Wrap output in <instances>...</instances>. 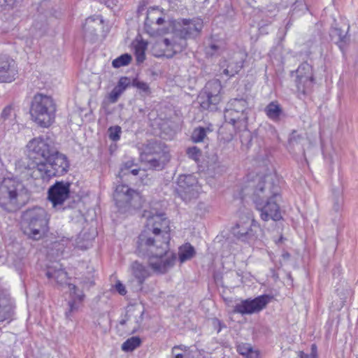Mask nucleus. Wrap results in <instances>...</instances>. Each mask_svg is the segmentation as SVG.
Instances as JSON below:
<instances>
[{
    "label": "nucleus",
    "instance_id": "1",
    "mask_svg": "<svg viewBox=\"0 0 358 358\" xmlns=\"http://www.w3.org/2000/svg\"><path fill=\"white\" fill-rule=\"evenodd\" d=\"M142 216L147 223L138 236L136 252L138 256L148 257L149 266L154 272L164 274L176 259V254L170 252L169 248L170 221L155 209L145 210Z\"/></svg>",
    "mask_w": 358,
    "mask_h": 358
},
{
    "label": "nucleus",
    "instance_id": "2",
    "mask_svg": "<svg viewBox=\"0 0 358 358\" xmlns=\"http://www.w3.org/2000/svg\"><path fill=\"white\" fill-rule=\"evenodd\" d=\"M203 27V22L200 17L178 18L173 23V38H165L155 44L154 51L157 48H163L160 52L154 53L155 56L172 58L186 48L187 39L199 36Z\"/></svg>",
    "mask_w": 358,
    "mask_h": 358
},
{
    "label": "nucleus",
    "instance_id": "3",
    "mask_svg": "<svg viewBox=\"0 0 358 358\" xmlns=\"http://www.w3.org/2000/svg\"><path fill=\"white\" fill-rule=\"evenodd\" d=\"M280 187L273 176L266 175L261 178L254 188L252 199L257 209L261 212L264 221L282 219L277 197L280 196Z\"/></svg>",
    "mask_w": 358,
    "mask_h": 358
},
{
    "label": "nucleus",
    "instance_id": "4",
    "mask_svg": "<svg viewBox=\"0 0 358 358\" xmlns=\"http://www.w3.org/2000/svg\"><path fill=\"white\" fill-rule=\"evenodd\" d=\"M249 111L248 102L245 99L235 98L228 102L224 112L225 121L231 124L234 130L244 131L241 137V143L245 145L248 148L252 145L254 138V135L247 131Z\"/></svg>",
    "mask_w": 358,
    "mask_h": 358
},
{
    "label": "nucleus",
    "instance_id": "5",
    "mask_svg": "<svg viewBox=\"0 0 358 358\" xmlns=\"http://www.w3.org/2000/svg\"><path fill=\"white\" fill-rule=\"evenodd\" d=\"M49 218L45 209L34 207L24 211L22 217L23 233L29 238L38 241L48 231Z\"/></svg>",
    "mask_w": 358,
    "mask_h": 358
},
{
    "label": "nucleus",
    "instance_id": "6",
    "mask_svg": "<svg viewBox=\"0 0 358 358\" xmlns=\"http://www.w3.org/2000/svg\"><path fill=\"white\" fill-rule=\"evenodd\" d=\"M56 105L50 96L38 93L34 95L30 108L32 119L42 127H48L55 118Z\"/></svg>",
    "mask_w": 358,
    "mask_h": 358
},
{
    "label": "nucleus",
    "instance_id": "7",
    "mask_svg": "<svg viewBox=\"0 0 358 358\" xmlns=\"http://www.w3.org/2000/svg\"><path fill=\"white\" fill-rule=\"evenodd\" d=\"M27 156L31 162L25 166L28 171H31L32 178L37 175L38 165L43 164L47 158L54 152L55 148L49 143L48 139L41 137L30 140L27 146Z\"/></svg>",
    "mask_w": 358,
    "mask_h": 358
},
{
    "label": "nucleus",
    "instance_id": "8",
    "mask_svg": "<svg viewBox=\"0 0 358 358\" xmlns=\"http://www.w3.org/2000/svg\"><path fill=\"white\" fill-rule=\"evenodd\" d=\"M69 168V162L66 156L55 149L43 164L38 165L37 175L34 178L48 180L52 177L63 176L67 173Z\"/></svg>",
    "mask_w": 358,
    "mask_h": 358
},
{
    "label": "nucleus",
    "instance_id": "9",
    "mask_svg": "<svg viewBox=\"0 0 358 358\" xmlns=\"http://www.w3.org/2000/svg\"><path fill=\"white\" fill-rule=\"evenodd\" d=\"M231 232L237 239L250 243L258 238V233L261 232V229L252 213L247 210L244 213H241L238 221L231 229Z\"/></svg>",
    "mask_w": 358,
    "mask_h": 358
},
{
    "label": "nucleus",
    "instance_id": "10",
    "mask_svg": "<svg viewBox=\"0 0 358 358\" xmlns=\"http://www.w3.org/2000/svg\"><path fill=\"white\" fill-rule=\"evenodd\" d=\"M20 182L10 178L4 179L0 184V206L8 211L16 210L21 206L18 191L22 189Z\"/></svg>",
    "mask_w": 358,
    "mask_h": 358
},
{
    "label": "nucleus",
    "instance_id": "11",
    "mask_svg": "<svg viewBox=\"0 0 358 358\" xmlns=\"http://www.w3.org/2000/svg\"><path fill=\"white\" fill-rule=\"evenodd\" d=\"M113 198L117 207L123 212L131 208H138L141 206L140 194L126 185H119L116 187Z\"/></svg>",
    "mask_w": 358,
    "mask_h": 358
},
{
    "label": "nucleus",
    "instance_id": "12",
    "mask_svg": "<svg viewBox=\"0 0 358 358\" xmlns=\"http://www.w3.org/2000/svg\"><path fill=\"white\" fill-rule=\"evenodd\" d=\"M221 82L219 80L208 81L204 87L205 95L199 96L200 106L203 110L211 111L217 110V106L221 101Z\"/></svg>",
    "mask_w": 358,
    "mask_h": 358
},
{
    "label": "nucleus",
    "instance_id": "13",
    "mask_svg": "<svg viewBox=\"0 0 358 358\" xmlns=\"http://www.w3.org/2000/svg\"><path fill=\"white\" fill-rule=\"evenodd\" d=\"M271 297L264 294L259 296L254 299H245L236 303L234 312L241 315H251L259 313L263 310L268 303Z\"/></svg>",
    "mask_w": 358,
    "mask_h": 358
},
{
    "label": "nucleus",
    "instance_id": "14",
    "mask_svg": "<svg viewBox=\"0 0 358 358\" xmlns=\"http://www.w3.org/2000/svg\"><path fill=\"white\" fill-rule=\"evenodd\" d=\"M178 186V193L185 201L196 198L198 195L197 179L193 175L180 176Z\"/></svg>",
    "mask_w": 358,
    "mask_h": 358
},
{
    "label": "nucleus",
    "instance_id": "15",
    "mask_svg": "<svg viewBox=\"0 0 358 358\" xmlns=\"http://www.w3.org/2000/svg\"><path fill=\"white\" fill-rule=\"evenodd\" d=\"M71 183L69 182L57 181L51 185L48 191V199L54 208L62 206L69 197Z\"/></svg>",
    "mask_w": 358,
    "mask_h": 358
},
{
    "label": "nucleus",
    "instance_id": "16",
    "mask_svg": "<svg viewBox=\"0 0 358 358\" xmlns=\"http://www.w3.org/2000/svg\"><path fill=\"white\" fill-rule=\"evenodd\" d=\"M17 73L15 62L6 55H0V82L10 83Z\"/></svg>",
    "mask_w": 358,
    "mask_h": 358
},
{
    "label": "nucleus",
    "instance_id": "17",
    "mask_svg": "<svg viewBox=\"0 0 358 358\" xmlns=\"http://www.w3.org/2000/svg\"><path fill=\"white\" fill-rule=\"evenodd\" d=\"M297 87L299 91L303 94L306 93L304 87L301 88V85L305 83L310 86L313 80L312 66L307 62H303L298 67L296 70Z\"/></svg>",
    "mask_w": 358,
    "mask_h": 358
},
{
    "label": "nucleus",
    "instance_id": "18",
    "mask_svg": "<svg viewBox=\"0 0 358 358\" xmlns=\"http://www.w3.org/2000/svg\"><path fill=\"white\" fill-rule=\"evenodd\" d=\"M223 69L222 73L229 77L234 76L243 66V59L234 56L229 60L223 61L221 64Z\"/></svg>",
    "mask_w": 358,
    "mask_h": 358
},
{
    "label": "nucleus",
    "instance_id": "19",
    "mask_svg": "<svg viewBox=\"0 0 358 358\" xmlns=\"http://www.w3.org/2000/svg\"><path fill=\"white\" fill-rule=\"evenodd\" d=\"M13 313V304L9 294L0 292V322L10 320Z\"/></svg>",
    "mask_w": 358,
    "mask_h": 358
},
{
    "label": "nucleus",
    "instance_id": "20",
    "mask_svg": "<svg viewBox=\"0 0 358 358\" xmlns=\"http://www.w3.org/2000/svg\"><path fill=\"white\" fill-rule=\"evenodd\" d=\"M132 275L136 278L139 289H142V285L146 278L150 275L149 268L138 261L134 262L131 265Z\"/></svg>",
    "mask_w": 358,
    "mask_h": 358
},
{
    "label": "nucleus",
    "instance_id": "21",
    "mask_svg": "<svg viewBox=\"0 0 358 358\" xmlns=\"http://www.w3.org/2000/svg\"><path fill=\"white\" fill-rule=\"evenodd\" d=\"M264 113L268 119L276 122L280 120L283 110L277 101L270 102L264 108Z\"/></svg>",
    "mask_w": 358,
    "mask_h": 358
},
{
    "label": "nucleus",
    "instance_id": "22",
    "mask_svg": "<svg viewBox=\"0 0 358 358\" xmlns=\"http://www.w3.org/2000/svg\"><path fill=\"white\" fill-rule=\"evenodd\" d=\"M165 151L164 150L161 143L157 141H149L144 147L141 156H165Z\"/></svg>",
    "mask_w": 358,
    "mask_h": 358
},
{
    "label": "nucleus",
    "instance_id": "23",
    "mask_svg": "<svg viewBox=\"0 0 358 358\" xmlns=\"http://www.w3.org/2000/svg\"><path fill=\"white\" fill-rule=\"evenodd\" d=\"M162 11L158 8H150L147 11V16L145 20V29L150 35L155 32V29L152 27L157 17L162 15Z\"/></svg>",
    "mask_w": 358,
    "mask_h": 358
},
{
    "label": "nucleus",
    "instance_id": "24",
    "mask_svg": "<svg viewBox=\"0 0 358 358\" xmlns=\"http://www.w3.org/2000/svg\"><path fill=\"white\" fill-rule=\"evenodd\" d=\"M330 36L331 40L334 41L341 50L350 41L347 31H344L338 27H334L331 29L330 31Z\"/></svg>",
    "mask_w": 358,
    "mask_h": 358
},
{
    "label": "nucleus",
    "instance_id": "25",
    "mask_svg": "<svg viewBox=\"0 0 358 358\" xmlns=\"http://www.w3.org/2000/svg\"><path fill=\"white\" fill-rule=\"evenodd\" d=\"M166 156H141V161L145 162L150 169L162 170L165 165Z\"/></svg>",
    "mask_w": 358,
    "mask_h": 358
},
{
    "label": "nucleus",
    "instance_id": "26",
    "mask_svg": "<svg viewBox=\"0 0 358 358\" xmlns=\"http://www.w3.org/2000/svg\"><path fill=\"white\" fill-rule=\"evenodd\" d=\"M45 275L49 279H54L57 283L62 284L67 278V273L61 268L48 267Z\"/></svg>",
    "mask_w": 358,
    "mask_h": 358
},
{
    "label": "nucleus",
    "instance_id": "27",
    "mask_svg": "<svg viewBox=\"0 0 358 358\" xmlns=\"http://www.w3.org/2000/svg\"><path fill=\"white\" fill-rule=\"evenodd\" d=\"M195 253L194 248L190 243H187L179 248V260L181 263H183L191 259L195 255Z\"/></svg>",
    "mask_w": 358,
    "mask_h": 358
},
{
    "label": "nucleus",
    "instance_id": "28",
    "mask_svg": "<svg viewBox=\"0 0 358 358\" xmlns=\"http://www.w3.org/2000/svg\"><path fill=\"white\" fill-rule=\"evenodd\" d=\"M1 121L5 124V127L10 124L13 125L15 123V114L11 106H6L1 115Z\"/></svg>",
    "mask_w": 358,
    "mask_h": 358
},
{
    "label": "nucleus",
    "instance_id": "29",
    "mask_svg": "<svg viewBox=\"0 0 358 358\" xmlns=\"http://www.w3.org/2000/svg\"><path fill=\"white\" fill-rule=\"evenodd\" d=\"M147 42L141 40L134 45L135 55L137 62H143L145 59V52L147 49Z\"/></svg>",
    "mask_w": 358,
    "mask_h": 358
},
{
    "label": "nucleus",
    "instance_id": "30",
    "mask_svg": "<svg viewBox=\"0 0 358 358\" xmlns=\"http://www.w3.org/2000/svg\"><path fill=\"white\" fill-rule=\"evenodd\" d=\"M213 130L210 127L195 128L192 134V139L194 143L202 142L206 136V134L213 131Z\"/></svg>",
    "mask_w": 358,
    "mask_h": 358
},
{
    "label": "nucleus",
    "instance_id": "31",
    "mask_svg": "<svg viewBox=\"0 0 358 358\" xmlns=\"http://www.w3.org/2000/svg\"><path fill=\"white\" fill-rule=\"evenodd\" d=\"M131 86L136 87L142 96H146L151 94V89L149 85L136 78L132 80Z\"/></svg>",
    "mask_w": 358,
    "mask_h": 358
},
{
    "label": "nucleus",
    "instance_id": "32",
    "mask_svg": "<svg viewBox=\"0 0 358 358\" xmlns=\"http://www.w3.org/2000/svg\"><path fill=\"white\" fill-rule=\"evenodd\" d=\"M141 340L138 336H133L125 341L122 345V350L124 352H131L140 346Z\"/></svg>",
    "mask_w": 358,
    "mask_h": 358
},
{
    "label": "nucleus",
    "instance_id": "33",
    "mask_svg": "<svg viewBox=\"0 0 358 358\" xmlns=\"http://www.w3.org/2000/svg\"><path fill=\"white\" fill-rule=\"evenodd\" d=\"M134 164L133 161H127L124 162L122 167L120 168V171L119 173V175L120 177L129 175V173H131L134 176H137L139 173L140 169L138 168H134Z\"/></svg>",
    "mask_w": 358,
    "mask_h": 358
},
{
    "label": "nucleus",
    "instance_id": "34",
    "mask_svg": "<svg viewBox=\"0 0 358 358\" xmlns=\"http://www.w3.org/2000/svg\"><path fill=\"white\" fill-rule=\"evenodd\" d=\"M333 210L336 213H339L342 208L343 203V199L342 196V189L341 188L333 189Z\"/></svg>",
    "mask_w": 358,
    "mask_h": 358
},
{
    "label": "nucleus",
    "instance_id": "35",
    "mask_svg": "<svg viewBox=\"0 0 358 358\" xmlns=\"http://www.w3.org/2000/svg\"><path fill=\"white\" fill-rule=\"evenodd\" d=\"M131 59V56L128 53H125L115 59L112 62V66L115 69L124 66L128 65Z\"/></svg>",
    "mask_w": 358,
    "mask_h": 358
},
{
    "label": "nucleus",
    "instance_id": "36",
    "mask_svg": "<svg viewBox=\"0 0 358 358\" xmlns=\"http://www.w3.org/2000/svg\"><path fill=\"white\" fill-rule=\"evenodd\" d=\"M187 348L183 345H175L171 350V358H188Z\"/></svg>",
    "mask_w": 358,
    "mask_h": 358
},
{
    "label": "nucleus",
    "instance_id": "37",
    "mask_svg": "<svg viewBox=\"0 0 358 358\" xmlns=\"http://www.w3.org/2000/svg\"><path fill=\"white\" fill-rule=\"evenodd\" d=\"M71 294L73 296V301H78L82 302L85 299V294L82 290H79L78 287L73 284H69V285Z\"/></svg>",
    "mask_w": 358,
    "mask_h": 358
},
{
    "label": "nucleus",
    "instance_id": "38",
    "mask_svg": "<svg viewBox=\"0 0 358 358\" xmlns=\"http://www.w3.org/2000/svg\"><path fill=\"white\" fill-rule=\"evenodd\" d=\"M121 133L122 128L118 125L110 127L108 129V137L113 141L120 140Z\"/></svg>",
    "mask_w": 358,
    "mask_h": 358
},
{
    "label": "nucleus",
    "instance_id": "39",
    "mask_svg": "<svg viewBox=\"0 0 358 358\" xmlns=\"http://www.w3.org/2000/svg\"><path fill=\"white\" fill-rule=\"evenodd\" d=\"M130 85H131V79L127 76H122L119 79L115 87L123 93Z\"/></svg>",
    "mask_w": 358,
    "mask_h": 358
},
{
    "label": "nucleus",
    "instance_id": "40",
    "mask_svg": "<svg viewBox=\"0 0 358 358\" xmlns=\"http://www.w3.org/2000/svg\"><path fill=\"white\" fill-rule=\"evenodd\" d=\"M187 154L189 158L195 162H198L201 156V151L197 147L194 146L187 150Z\"/></svg>",
    "mask_w": 358,
    "mask_h": 358
},
{
    "label": "nucleus",
    "instance_id": "41",
    "mask_svg": "<svg viewBox=\"0 0 358 358\" xmlns=\"http://www.w3.org/2000/svg\"><path fill=\"white\" fill-rule=\"evenodd\" d=\"M21 0H0V6L4 9H13L16 7Z\"/></svg>",
    "mask_w": 358,
    "mask_h": 358
},
{
    "label": "nucleus",
    "instance_id": "42",
    "mask_svg": "<svg viewBox=\"0 0 358 358\" xmlns=\"http://www.w3.org/2000/svg\"><path fill=\"white\" fill-rule=\"evenodd\" d=\"M122 94V93L119 90H117L116 87H114L108 94V99L110 102L113 103H116Z\"/></svg>",
    "mask_w": 358,
    "mask_h": 358
},
{
    "label": "nucleus",
    "instance_id": "43",
    "mask_svg": "<svg viewBox=\"0 0 358 358\" xmlns=\"http://www.w3.org/2000/svg\"><path fill=\"white\" fill-rule=\"evenodd\" d=\"M69 309L66 311L65 315L67 318H69L71 316L72 313L78 310V306L76 301H69L68 303Z\"/></svg>",
    "mask_w": 358,
    "mask_h": 358
},
{
    "label": "nucleus",
    "instance_id": "44",
    "mask_svg": "<svg viewBox=\"0 0 358 358\" xmlns=\"http://www.w3.org/2000/svg\"><path fill=\"white\" fill-rule=\"evenodd\" d=\"M219 48H220L217 45L212 43L206 48V53L208 55L213 56L217 52Z\"/></svg>",
    "mask_w": 358,
    "mask_h": 358
},
{
    "label": "nucleus",
    "instance_id": "45",
    "mask_svg": "<svg viewBox=\"0 0 358 358\" xmlns=\"http://www.w3.org/2000/svg\"><path fill=\"white\" fill-rule=\"evenodd\" d=\"M238 352L242 355H248L252 352V348L247 345H238Z\"/></svg>",
    "mask_w": 358,
    "mask_h": 358
},
{
    "label": "nucleus",
    "instance_id": "46",
    "mask_svg": "<svg viewBox=\"0 0 358 358\" xmlns=\"http://www.w3.org/2000/svg\"><path fill=\"white\" fill-rule=\"evenodd\" d=\"M304 0H296L295 3H294L293 6V13L292 15H294L295 10L297 9V8L299 6H301V8H299V10H307V6L306 4H303V2Z\"/></svg>",
    "mask_w": 358,
    "mask_h": 358
},
{
    "label": "nucleus",
    "instance_id": "47",
    "mask_svg": "<svg viewBox=\"0 0 358 358\" xmlns=\"http://www.w3.org/2000/svg\"><path fill=\"white\" fill-rule=\"evenodd\" d=\"M115 289L117 291V292L122 296H124L127 294V291H126L124 285L122 283H121L120 281H118L115 284Z\"/></svg>",
    "mask_w": 358,
    "mask_h": 358
},
{
    "label": "nucleus",
    "instance_id": "48",
    "mask_svg": "<svg viewBox=\"0 0 358 358\" xmlns=\"http://www.w3.org/2000/svg\"><path fill=\"white\" fill-rule=\"evenodd\" d=\"M213 325L215 326V327L216 328L217 326L218 327H217V332H220L221 331V329H222V323L221 322L217 320V319H214L213 320Z\"/></svg>",
    "mask_w": 358,
    "mask_h": 358
},
{
    "label": "nucleus",
    "instance_id": "49",
    "mask_svg": "<svg viewBox=\"0 0 358 358\" xmlns=\"http://www.w3.org/2000/svg\"><path fill=\"white\" fill-rule=\"evenodd\" d=\"M164 22H165V19H164V17L163 16V14L162 13V15H159L157 17V20L155 21V23L156 24H158V25H162V24H163L164 23Z\"/></svg>",
    "mask_w": 358,
    "mask_h": 358
},
{
    "label": "nucleus",
    "instance_id": "50",
    "mask_svg": "<svg viewBox=\"0 0 358 358\" xmlns=\"http://www.w3.org/2000/svg\"><path fill=\"white\" fill-rule=\"evenodd\" d=\"M299 355L300 358H316V357H314V355H308V354H305L302 351H300L299 352Z\"/></svg>",
    "mask_w": 358,
    "mask_h": 358
},
{
    "label": "nucleus",
    "instance_id": "51",
    "mask_svg": "<svg viewBox=\"0 0 358 358\" xmlns=\"http://www.w3.org/2000/svg\"><path fill=\"white\" fill-rule=\"evenodd\" d=\"M309 355H314L317 358V346L315 344L311 345V352Z\"/></svg>",
    "mask_w": 358,
    "mask_h": 358
},
{
    "label": "nucleus",
    "instance_id": "52",
    "mask_svg": "<svg viewBox=\"0 0 358 358\" xmlns=\"http://www.w3.org/2000/svg\"><path fill=\"white\" fill-rule=\"evenodd\" d=\"M197 208L199 210L203 209L204 212L207 211V206H206V204L204 203H202V202H199L197 204Z\"/></svg>",
    "mask_w": 358,
    "mask_h": 358
},
{
    "label": "nucleus",
    "instance_id": "53",
    "mask_svg": "<svg viewBox=\"0 0 358 358\" xmlns=\"http://www.w3.org/2000/svg\"><path fill=\"white\" fill-rule=\"evenodd\" d=\"M126 319H124V320H122L120 322V324L121 325H124L127 322V321L129 320V316L127 314L126 315Z\"/></svg>",
    "mask_w": 358,
    "mask_h": 358
},
{
    "label": "nucleus",
    "instance_id": "54",
    "mask_svg": "<svg viewBox=\"0 0 358 358\" xmlns=\"http://www.w3.org/2000/svg\"><path fill=\"white\" fill-rule=\"evenodd\" d=\"M95 20V18L94 17H90L86 19V22H85V27L87 24H90V22H94Z\"/></svg>",
    "mask_w": 358,
    "mask_h": 358
},
{
    "label": "nucleus",
    "instance_id": "55",
    "mask_svg": "<svg viewBox=\"0 0 358 358\" xmlns=\"http://www.w3.org/2000/svg\"><path fill=\"white\" fill-rule=\"evenodd\" d=\"M234 138V135L232 134H230L229 136H227L224 140L227 142L231 141Z\"/></svg>",
    "mask_w": 358,
    "mask_h": 358
},
{
    "label": "nucleus",
    "instance_id": "56",
    "mask_svg": "<svg viewBox=\"0 0 358 358\" xmlns=\"http://www.w3.org/2000/svg\"><path fill=\"white\" fill-rule=\"evenodd\" d=\"M291 23L290 22H288L287 24H286V29H288L290 26H291Z\"/></svg>",
    "mask_w": 358,
    "mask_h": 358
},
{
    "label": "nucleus",
    "instance_id": "57",
    "mask_svg": "<svg viewBox=\"0 0 358 358\" xmlns=\"http://www.w3.org/2000/svg\"><path fill=\"white\" fill-rule=\"evenodd\" d=\"M283 257H286V258H288L289 257V254L287 252V253L283 255Z\"/></svg>",
    "mask_w": 358,
    "mask_h": 358
},
{
    "label": "nucleus",
    "instance_id": "58",
    "mask_svg": "<svg viewBox=\"0 0 358 358\" xmlns=\"http://www.w3.org/2000/svg\"><path fill=\"white\" fill-rule=\"evenodd\" d=\"M94 282L92 281H90V285H93Z\"/></svg>",
    "mask_w": 358,
    "mask_h": 358
},
{
    "label": "nucleus",
    "instance_id": "59",
    "mask_svg": "<svg viewBox=\"0 0 358 358\" xmlns=\"http://www.w3.org/2000/svg\"><path fill=\"white\" fill-rule=\"evenodd\" d=\"M208 0H205L203 3H206L208 2Z\"/></svg>",
    "mask_w": 358,
    "mask_h": 358
}]
</instances>
